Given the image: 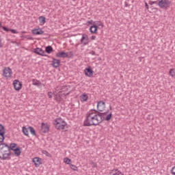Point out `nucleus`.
<instances>
[{"instance_id":"10","label":"nucleus","mask_w":175,"mask_h":175,"mask_svg":"<svg viewBox=\"0 0 175 175\" xmlns=\"http://www.w3.org/2000/svg\"><path fill=\"white\" fill-rule=\"evenodd\" d=\"M69 94H70V91L68 92L67 93H64V92L60 91L57 94V96H59V98H57L56 100H61L62 98H66V96H68Z\"/></svg>"},{"instance_id":"17","label":"nucleus","mask_w":175,"mask_h":175,"mask_svg":"<svg viewBox=\"0 0 175 175\" xmlns=\"http://www.w3.org/2000/svg\"><path fill=\"white\" fill-rule=\"evenodd\" d=\"M90 32H91V33H96V32H98V27H96V25H92L90 27Z\"/></svg>"},{"instance_id":"20","label":"nucleus","mask_w":175,"mask_h":175,"mask_svg":"<svg viewBox=\"0 0 175 175\" xmlns=\"http://www.w3.org/2000/svg\"><path fill=\"white\" fill-rule=\"evenodd\" d=\"M45 51L47 53V54H51V53H53V46H46Z\"/></svg>"},{"instance_id":"37","label":"nucleus","mask_w":175,"mask_h":175,"mask_svg":"<svg viewBox=\"0 0 175 175\" xmlns=\"http://www.w3.org/2000/svg\"><path fill=\"white\" fill-rule=\"evenodd\" d=\"M99 24H100V22H99V21L93 22V25H96L97 27V29H98V26L99 25Z\"/></svg>"},{"instance_id":"47","label":"nucleus","mask_w":175,"mask_h":175,"mask_svg":"<svg viewBox=\"0 0 175 175\" xmlns=\"http://www.w3.org/2000/svg\"><path fill=\"white\" fill-rule=\"evenodd\" d=\"M145 8H146V9H148V4L147 3H145Z\"/></svg>"},{"instance_id":"30","label":"nucleus","mask_w":175,"mask_h":175,"mask_svg":"<svg viewBox=\"0 0 175 175\" xmlns=\"http://www.w3.org/2000/svg\"><path fill=\"white\" fill-rule=\"evenodd\" d=\"M81 99L83 100V102H85L88 100V96H87L86 94H83L82 96H81Z\"/></svg>"},{"instance_id":"24","label":"nucleus","mask_w":175,"mask_h":175,"mask_svg":"<svg viewBox=\"0 0 175 175\" xmlns=\"http://www.w3.org/2000/svg\"><path fill=\"white\" fill-rule=\"evenodd\" d=\"M33 85H37V87H39L40 85V83L37 79H33L32 80Z\"/></svg>"},{"instance_id":"13","label":"nucleus","mask_w":175,"mask_h":175,"mask_svg":"<svg viewBox=\"0 0 175 175\" xmlns=\"http://www.w3.org/2000/svg\"><path fill=\"white\" fill-rule=\"evenodd\" d=\"M33 35H43L44 33V31L42 30V29L38 28V29H33L31 31Z\"/></svg>"},{"instance_id":"22","label":"nucleus","mask_w":175,"mask_h":175,"mask_svg":"<svg viewBox=\"0 0 175 175\" xmlns=\"http://www.w3.org/2000/svg\"><path fill=\"white\" fill-rule=\"evenodd\" d=\"M22 131L23 135H25V136H29V133H28V129H27V127L23 126Z\"/></svg>"},{"instance_id":"5","label":"nucleus","mask_w":175,"mask_h":175,"mask_svg":"<svg viewBox=\"0 0 175 175\" xmlns=\"http://www.w3.org/2000/svg\"><path fill=\"white\" fill-rule=\"evenodd\" d=\"M12 70L9 67H5L3 70V76L4 77H7V78L10 77V76H12Z\"/></svg>"},{"instance_id":"9","label":"nucleus","mask_w":175,"mask_h":175,"mask_svg":"<svg viewBox=\"0 0 175 175\" xmlns=\"http://www.w3.org/2000/svg\"><path fill=\"white\" fill-rule=\"evenodd\" d=\"M33 53H35V54H38V55H42V57H49V55H44V51L40 48L34 49Z\"/></svg>"},{"instance_id":"18","label":"nucleus","mask_w":175,"mask_h":175,"mask_svg":"<svg viewBox=\"0 0 175 175\" xmlns=\"http://www.w3.org/2000/svg\"><path fill=\"white\" fill-rule=\"evenodd\" d=\"M16 147H17V144H16L15 143L10 144V145L8 146V152H10V150L14 151Z\"/></svg>"},{"instance_id":"39","label":"nucleus","mask_w":175,"mask_h":175,"mask_svg":"<svg viewBox=\"0 0 175 175\" xmlns=\"http://www.w3.org/2000/svg\"><path fill=\"white\" fill-rule=\"evenodd\" d=\"M10 32H12V33H17V31L13 29H10Z\"/></svg>"},{"instance_id":"6","label":"nucleus","mask_w":175,"mask_h":175,"mask_svg":"<svg viewBox=\"0 0 175 175\" xmlns=\"http://www.w3.org/2000/svg\"><path fill=\"white\" fill-rule=\"evenodd\" d=\"M158 5L161 8V9H163V8H169L170 1H169V0H161L159 1Z\"/></svg>"},{"instance_id":"27","label":"nucleus","mask_w":175,"mask_h":175,"mask_svg":"<svg viewBox=\"0 0 175 175\" xmlns=\"http://www.w3.org/2000/svg\"><path fill=\"white\" fill-rule=\"evenodd\" d=\"M113 117L112 113H109L106 117H105V121H110L111 120V118Z\"/></svg>"},{"instance_id":"26","label":"nucleus","mask_w":175,"mask_h":175,"mask_svg":"<svg viewBox=\"0 0 175 175\" xmlns=\"http://www.w3.org/2000/svg\"><path fill=\"white\" fill-rule=\"evenodd\" d=\"M169 74L172 76V77H174L175 76V68H172L170 70Z\"/></svg>"},{"instance_id":"35","label":"nucleus","mask_w":175,"mask_h":175,"mask_svg":"<svg viewBox=\"0 0 175 175\" xmlns=\"http://www.w3.org/2000/svg\"><path fill=\"white\" fill-rule=\"evenodd\" d=\"M1 28H2V29H3V31H5V32L10 31V29H9V28H8V27H6L5 26H1Z\"/></svg>"},{"instance_id":"36","label":"nucleus","mask_w":175,"mask_h":175,"mask_svg":"<svg viewBox=\"0 0 175 175\" xmlns=\"http://www.w3.org/2000/svg\"><path fill=\"white\" fill-rule=\"evenodd\" d=\"M42 154H44L45 155H46V157H51V154H50V153H49V152H47L46 150H43Z\"/></svg>"},{"instance_id":"41","label":"nucleus","mask_w":175,"mask_h":175,"mask_svg":"<svg viewBox=\"0 0 175 175\" xmlns=\"http://www.w3.org/2000/svg\"><path fill=\"white\" fill-rule=\"evenodd\" d=\"M89 53L91 54L92 55H96V53H95V51H92Z\"/></svg>"},{"instance_id":"2","label":"nucleus","mask_w":175,"mask_h":175,"mask_svg":"<svg viewBox=\"0 0 175 175\" xmlns=\"http://www.w3.org/2000/svg\"><path fill=\"white\" fill-rule=\"evenodd\" d=\"M10 155L12 153L9 152V145L6 143L0 144V159L6 161V159H9Z\"/></svg>"},{"instance_id":"4","label":"nucleus","mask_w":175,"mask_h":175,"mask_svg":"<svg viewBox=\"0 0 175 175\" xmlns=\"http://www.w3.org/2000/svg\"><path fill=\"white\" fill-rule=\"evenodd\" d=\"M13 86L16 91H20L23 87V84L18 79H15L13 82Z\"/></svg>"},{"instance_id":"11","label":"nucleus","mask_w":175,"mask_h":175,"mask_svg":"<svg viewBox=\"0 0 175 175\" xmlns=\"http://www.w3.org/2000/svg\"><path fill=\"white\" fill-rule=\"evenodd\" d=\"M52 59V66L53 68H59V65H61V60L54 57H53Z\"/></svg>"},{"instance_id":"23","label":"nucleus","mask_w":175,"mask_h":175,"mask_svg":"<svg viewBox=\"0 0 175 175\" xmlns=\"http://www.w3.org/2000/svg\"><path fill=\"white\" fill-rule=\"evenodd\" d=\"M28 129H29L30 133H31L33 135V136H36V131H35V129H33V127L29 126L28 127Z\"/></svg>"},{"instance_id":"8","label":"nucleus","mask_w":175,"mask_h":175,"mask_svg":"<svg viewBox=\"0 0 175 175\" xmlns=\"http://www.w3.org/2000/svg\"><path fill=\"white\" fill-rule=\"evenodd\" d=\"M84 73L85 76H87L88 77H92V76H94V70H92L91 66H89L88 68H85L84 70Z\"/></svg>"},{"instance_id":"19","label":"nucleus","mask_w":175,"mask_h":175,"mask_svg":"<svg viewBox=\"0 0 175 175\" xmlns=\"http://www.w3.org/2000/svg\"><path fill=\"white\" fill-rule=\"evenodd\" d=\"M13 151L16 157H20V155H21V150H20V148H15Z\"/></svg>"},{"instance_id":"14","label":"nucleus","mask_w":175,"mask_h":175,"mask_svg":"<svg viewBox=\"0 0 175 175\" xmlns=\"http://www.w3.org/2000/svg\"><path fill=\"white\" fill-rule=\"evenodd\" d=\"M41 129H42V133H49V125H47V124H45V123H42Z\"/></svg>"},{"instance_id":"49","label":"nucleus","mask_w":175,"mask_h":175,"mask_svg":"<svg viewBox=\"0 0 175 175\" xmlns=\"http://www.w3.org/2000/svg\"><path fill=\"white\" fill-rule=\"evenodd\" d=\"M0 28H2V23L0 22Z\"/></svg>"},{"instance_id":"3","label":"nucleus","mask_w":175,"mask_h":175,"mask_svg":"<svg viewBox=\"0 0 175 175\" xmlns=\"http://www.w3.org/2000/svg\"><path fill=\"white\" fill-rule=\"evenodd\" d=\"M54 125L56 129H58V131H63L64 129L68 128V124H66V122L63 120L61 118H57L55 120Z\"/></svg>"},{"instance_id":"21","label":"nucleus","mask_w":175,"mask_h":175,"mask_svg":"<svg viewBox=\"0 0 175 175\" xmlns=\"http://www.w3.org/2000/svg\"><path fill=\"white\" fill-rule=\"evenodd\" d=\"M5 133H6V129L3 126V124H0V134L5 135Z\"/></svg>"},{"instance_id":"16","label":"nucleus","mask_w":175,"mask_h":175,"mask_svg":"<svg viewBox=\"0 0 175 175\" xmlns=\"http://www.w3.org/2000/svg\"><path fill=\"white\" fill-rule=\"evenodd\" d=\"M56 57L57 58H66V53L65 51H61L56 53Z\"/></svg>"},{"instance_id":"7","label":"nucleus","mask_w":175,"mask_h":175,"mask_svg":"<svg viewBox=\"0 0 175 175\" xmlns=\"http://www.w3.org/2000/svg\"><path fill=\"white\" fill-rule=\"evenodd\" d=\"M105 109H106V103H105V102L102 100L98 101L97 103V110L98 111H103Z\"/></svg>"},{"instance_id":"48","label":"nucleus","mask_w":175,"mask_h":175,"mask_svg":"<svg viewBox=\"0 0 175 175\" xmlns=\"http://www.w3.org/2000/svg\"><path fill=\"white\" fill-rule=\"evenodd\" d=\"M27 39H28L29 40H33V38L32 37H29Z\"/></svg>"},{"instance_id":"46","label":"nucleus","mask_w":175,"mask_h":175,"mask_svg":"<svg viewBox=\"0 0 175 175\" xmlns=\"http://www.w3.org/2000/svg\"><path fill=\"white\" fill-rule=\"evenodd\" d=\"M112 175H124V174H122V173H120V174L115 173V174H113Z\"/></svg>"},{"instance_id":"32","label":"nucleus","mask_w":175,"mask_h":175,"mask_svg":"<svg viewBox=\"0 0 175 175\" xmlns=\"http://www.w3.org/2000/svg\"><path fill=\"white\" fill-rule=\"evenodd\" d=\"M71 162V160L68 158V157H66L64 158V163H66L67 165H69V163H70Z\"/></svg>"},{"instance_id":"40","label":"nucleus","mask_w":175,"mask_h":175,"mask_svg":"<svg viewBox=\"0 0 175 175\" xmlns=\"http://www.w3.org/2000/svg\"><path fill=\"white\" fill-rule=\"evenodd\" d=\"M98 28H100V29L103 28V23H100V24L98 25Z\"/></svg>"},{"instance_id":"34","label":"nucleus","mask_w":175,"mask_h":175,"mask_svg":"<svg viewBox=\"0 0 175 175\" xmlns=\"http://www.w3.org/2000/svg\"><path fill=\"white\" fill-rule=\"evenodd\" d=\"M70 167L72 170H75V171L77 170V167L73 164H70Z\"/></svg>"},{"instance_id":"28","label":"nucleus","mask_w":175,"mask_h":175,"mask_svg":"<svg viewBox=\"0 0 175 175\" xmlns=\"http://www.w3.org/2000/svg\"><path fill=\"white\" fill-rule=\"evenodd\" d=\"M39 21H40V23H42L43 24H44V23H46V17L40 16L39 17Z\"/></svg>"},{"instance_id":"31","label":"nucleus","mask_w":175,"mask_h":175,"mask_svg":"<svg viewBox=\"0 0 175 175\" xmlns=\"http://www.w3.org/2000/svg\"><path fill=\"white\" fill-rule=\"evenodd\" d=\"M66 58H72L73 57V52L66 53Z\"/></svg>"},{"instance_id":"29","label":"nucleus","mask_w":175,"mask_h":175,"mask_svg":"<svg viewBox=\"0 0 175 175\" xmlns=\"http://www.w3.org/2000/svg\"><path fill=\"white\" fill-rule=\"evenodd\" d=\"M5 140V134H0V144H2L3 143V141Z\"/></svg>"},{"instance_id":"25","label":"nucleus","mask_w":175,"mask_h":175,"mask_svg":"<svg viewBox=\"0 0 175 175\" xmlns=\"http://www.w3.org/2000/svg\"><path fill=\"white\" fill-rule=\"evenodd\" d=\"M68 91H69V88H68V86H62V92H64V93L67 94Z\"/></svg>"},{"instance_id":"50","label":"nucleus","mask_w":175,"mask_h":175,"mask_svg":"<svg viewBox=\"0 0 175 175\" xmlns=\"http://www.w3.org/2000/svg\"><path fill=\"white\" fill-rule=\"evenodd\" d=\"M110 109L111 110V107H110Z\"/></svg>"},{"instance_id":"33","label":"nucleus","mask_w":175,"mask_h":175,"mask_svg":"<svg viewBox=\"0 0 175 175\" xmlns=\"http://www.w3.org/2000/svg\"><path fill=\"white\" fill-rule=\"evenodd\" d=\"M90 164L91 165L92 167H97L96 163H94L92 161H90Z\"/></svg>"},{"instance_id":"12","label":"nucleus","mask_w":175,"mask_h":175,"mask_svg":"<svg viewBox=\"0 0 175 175\" xmlns=\"http://www.w3.org/2000/svg\"><path fill=\"white\" fill-rule=\"evenodd\" d=\"M33 162L35 164L36 167H39L42 165V159L39 157H34L33 159Z\"/></svg>"},{"instance_id":"15","label":"nucleus","mask_w":175,"mask_h":175,"mask_svg":"<svg viewBox=\"0 0 175 175\" xmlns=\"http://www.w3.org/2000/svg\"><path fill=\"white\" fill-rule=\"evenodd\" d=\"M81 43H83L84 46L87 45L88 43V36L87 34H83Z\"/></svg>"},{"instance_id":"38","label":"nucleus","mask_w":175,"mask_h":175,"mask_svg":"<svg viewBox=\"0 0 175 175\" xmlns=\"http://www.w3.org/2000/svg\"><path fill=\"white\" fill-rule=\"evenodd\" d=\"M52 95H53V92H48V96H49V99H51V98H53Z\"/></svg>"},{"instance_id":"44","label":"nucleus","mask_w":175,"mask_h":175,"mask_svg":"<svg viewBox=\"0 0 175 175\" xmlns=\"http://www.w3.org/2000/svg\"><path fill=\"white\" fill-rule=\"evenodd\" d=\"M148 3H149V5H154V1H149Z\"/></svg>"},{"instance_id":"42","label":"nucleus","mask_w":175,"mask_h":175,"mask_svg":"<svg viewBox=\"0 0 175 175\" xmlns=\"http://www.w3.org/2000/svg\"><path fill=\"white\" fill-rule=\"evenodd\" d=\"M92 23H94V21H92V20H90V21H87V23H88V24H92Z\"/></svg>"},{"instance_id":"45","label":"nucleus","mask_w":175,"mask_h":175,"mask_svg":"<svg viewBox=\"0 0 175 175\" xmlns=\"http://www.w3.org/2000/svg\"><path fill=\"white\" fill-rule=\"evenodd\" d=\"M158 1H153V5H158Z\"/></svg>"},{"instance_id":"43","label":"nucleus","mask_w":175,"mask_h":175,"mask_svg":"<svg viewBox=\"0 0 175 175\" xmlns=\"http://www.w3.org/2000/svg\"><path fill=\"white\" fill-rule=\"evenodd\" d=\"M95 39H96V36H92L91 40H95Z\"/></svg>"},{"instance_id":"1","label":"nucleus","mask_w":175,"mask_h":175,"mask_svg":"<svg viewBox=\"0 0 175 175\" xmlns=\"http://www.w3.org/2000/svg\"><path fill=\"white\" fill-rule=\"evenodd\" d=\"M95 112H89L87 113L86 119L84 121V126H96L103 122V114H106L109 112L100 113L96 110H94Z\"/></svg>"}]
</instances>
